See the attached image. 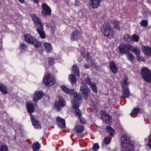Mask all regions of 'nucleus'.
Returning a JSON list of instances; mask_svg holds the SVG:
<instances>
[{
  "label": "nucleus",
  "mask_w": 151,
  "mask_h": 151,
  "mask_svg": "<svg viewBox=\"0 0 151 151\" xmlns=\"http://www.w3.org/2000/svg\"><path fill=\"white\" fill-rule=\"evenodd\" d=\"M45 50L47 52H51L52 51L51 44L49 43L45 42L44 44Z\"/></svg>",
  "instance_id": "nucleus-21"
},
{
  "label": "nucleus",
  "mask_w": 151,
  "mask_h": 151,
  "mask_svg": "<svg viewBox=\"0 0 151 151\" xmlns=\"http://www.w3.org/2000/svg\"><path fill=\"white\" fill-rule=\"evenodd\" d=\"M42 14L44 16L49 15L51 14V10L50 7L46 4L43 3L42 5Z\"/></svg>",
  "instance_id": "nucleus-10"
},
{
  "label": "nucleus",
  "mask_w": 151,
  "mask_h": 151,
  "mask_svg": "<svg viewBox=\"0 0 151 151\" xmlns=\"http://www.w3.org/2000/svg\"><path fill=\"white\" fill-rule=\"evenodd\" d=\"M72 70L73 73L76 76H79L80 73L79 69L76 65H73Z\"/></svg>",
  "instance_id": "nucleus-25"
},
{
  "label": "nucleus",
  "mask_w": 151,
  "mask_h": 151,
  "mask_svg": "<svg viewBox=\"0 0 151 151\" xmlns=\"http://www.w3.org/2000/svg\"><path fill=\"white\" fill-rule=\"evenodd\" d=\"M43 80L45 84L48 86L52 85L55 81L52 76L47 73L46 74V78H45L44 76Z\"/></svg>",
  "instance_id": "nucleus-8"
},
{
  "label": "nucleus",
  "mask_w": 151,
  "mask_h": 151,
  "mask_svg": "<svg viewBox=\"0 0 151 151\" xmlns=\"http://www.w3.org/2000/svg\"><path fill=\"white\" fill-rule=\"evenodd\" d=\"M7 147L6 145H2L0 147V151H8Z\"/></svg>",
  "instance_id": "nucleus-40"
},
{
  "label": "nucleus",
  "mask_w": 151,
  "mask_h": 151,
  "mask_svg": "<svg viewBox=\"0 0 151 151\" xmlns=\"http://www.w3.org/2000/svg\"><path fill=\"white\" fill-rule=\"evenodd\" d=\"M104 117L103 118L104 120L106 121L111 122L112 121L111 118V116L108 114L105 113L104 115Z\"/></svg>",
  "instance_id": "nucleus-30"
},
{
  "label": "nucleus",
  "mask_w": 151,
  "mask_h": 151,
  "mask_svg": "<svg viewBox=\"0 0 151 151\" xmlns=\"http://www.w3.org/2000/svg\"><path fill=\"white\" fill-rule=\"evenodd\" d=\"M91 64L94 67H95V68H96L97 69H98L99 68V66H97V64L95 63L94 62H91Z\"/></svg>",
  "instance_id": "nucleus-45"
},
{
  "label": "nucleus",
  "mask_w": 151,
  "mask_h": 151,
  "mask_svg": "<svg viewBox=\"0 0 151 151\" xmlns=\"http://www.w3.org/2000/svg\"><path fill=\"white\" fill-rule=\"evenodd\" d=\"M85 57L86 58L88 59H90L91 58V56L88 53H87L85 55Z\"/></svg>",
  "instance_id": "nucleus-48"
},
{
  "label": "nucleus",
  "mask_w": 151,
  "mask_h": 151,
  "mask_svg": "<svg viewBox=\"0 0 151 151\" xmlns=\"http://www.w3.org/2000/svg\"><path fill=\"white\" fill-rule=\"evenodd\" d=\"M56 122L58 127L62 128L65 127V124L64 119L59 117H58L56 118Z\"/></svg>",
  "instance_id": "nucleus-13"
},
{
  "label": "nucleus",
  "mask_w": 151,
  "mask_h": 151,
  "mask_svg": "<svg viewBox=\"0 0 151 151\" xmlns=\"http://www.w3.org/2000/svg\"><path fill=\"white\" fill-rule=\"evenodd\" d=\"M32 17L34 23L36 25V29L42 38L45 37V34L43 30V24L39 18L35 14H32Z\"/></svg>",
  "instance_id": "nucleus-3"
},
{
  "label": "nucleus",
  "mask_w": 151,
  "mask_h": 151,
  "mask_svg": "<svg viewBox=\"0 0 151 151\" xmlns=\"http://www.w3.org/2000/svg\"><path fill=\"white\" fill-rule=\"evenodd\" d=\"M66 104L63 98H59V102L56 101L55 102V108L58 111H60L61 110V107H63L65 106Z\"/></svg>",
  "instance_id": "nucleus-11"
},
{
  "label": "nucleus",
  "mask_w": 151,
  "mask_h": 151,
  "mask_svg": "<svg viewBox=\"0 0 151 151\" xmlns=\"http://www.w3.org/2000/svg\"><path fill=\"white\" fill-rule=\"evenodd\" d=\"M142 15H143L145 17L147 15V14H144V13L143 14H142Z\"/></svg>",
  "instance_id": "nucleus-53"
},
{
  "label": "nucleus",
  "mask_w": 151,
  "mask_h": 151,
  "mask_svg": "<svg viewBox=\"0 0 151 151\" xmlns=\"http://www.w3.org/2000/svg\"><path fill=\"white\" fill-rule=\"evenodd\" d=\"M132 42L134 41L137 42L138 41L139 39V37L136 34H134L132 36Z\"/></svg>",
  "instance_id": "nucleus-35"
},
{
  "label": "nucleus",
  "mask_w": 151,
  "mask_h": 151,
  "mask_svg": "<svg viewBox=\"0 0 151 151\" xmlns=\"http://www.w3.org/2000/svg\"><path fill=\"white\" fill-rule=\"evenodd\" d=\"M24 37L26 42L33 45L35 47H38L41 46V42L38 41L34 37L31 35L28 34H25Z\"/></svg>",
  "instance_id": "nucleus-5"
},
{
  "label": "nucleus",
  "mask_w": 151,
  "mask_h": 151,
  "mask_svg": "<svg viewBox=\"0 0 151 151\" xmlns=\"http://www.w3.org/2000/svg\"><path fill=\"white\" fill-rule=\"evenodd\" d=\"M147 145L151 149V141L148 142Z\"/></svg>",
  "instance_id": "nucleus-50"
},
{
  "label": "nucleus",
  "mask_w": 151,
  "mask_h": 151,
  "mask_svg": "<svg viewBox=\"0 0 151 151\" xmlns=\"http://www.w3.org/2000/svg\"><path fill=\"white\" fill-rule=\"evenodd\" d=\"M90 88L86 85H83L80 87V91H82V95L86 99L89 96L90 92Z\"/></svg>",
  "instance_id": "nucleus-9"
},
{
  "label": "nucleus",
  "mask_w": 151,
  "mask_h": 151,
  "mask_svg": "<svg viewBox=\"0 0 151 151\" xmlns=\"http://www.w3.org/2000/svg\"><path fill=\"white\" fill-rule=\"evenodd\" d=\"M141 74L142 78L146 82H151V71L148 68L146 67L142 68Z\"/></svg>",
  "instance_id": "nucleus-7"
},
{
  "label": "nucleus",
  "mask_w": 151,
  "mask_h": 151,
  "mask_svg": "<svg viewBox=\"0 0 151 151\" xmlns=\"http://www.w3.org/2000/svg\"><path fill=\"white\" fill-rule=\"evenodd\" d=\"M69 79L72 84H73L76 82L77 78L75 75L73 74H71L70 75Z\"/></svg>",
  "instance_id": "nucleus-26"
},
{
  "label": "nucleus",
  "mask_w": 151,
  "mask_h": 151,
  "mask_svg": "<svg viewBox=\"0 0 151 151\" xmlns=\"http://www.w3.org/2000/svg\"><path fill=\"white\" fill-rule=\"evenodd\" d=\"M124 38L125 40L129 42H132V36L128 35H125L124 36Z\"/></svg>",
  "instance_id": "nucleus-38"
},
{
  "label": "nucleus",
  "mask_w": 151,
  "mask_h": 151,
  "mask_svg": "<svg viewBox=\"0 0 151 151\" xmlns=\"http://www.w3.org/2000/svg\"><path fill=\"white\" fill-rule=\"evenodd\" d=\"M99 148V146L97 143L93 144L92 148L94 150H97Z\"/></svg>",
  "instance_id": "nucleus-43"
},
{
  "label": "nucleus",
  "mask_w": 151,
  "mask_h": 151,
  "mask_svg": "<svg viewBox=\"0 0 151 151\" xmlns=\"http://www.w3.org/2000/svg\"><path fill=\"white\" fill-rule=\"evenodd\" d=\"M140 109L139 107H134L133 108L132 111L130 114L131 115L137 114L139 112Z\"/></svg>",
  "instance_id": "nucleus-32"
},
{
  "label": "nucleus",
  "mask_w": 151,
  "mask_h": 151,
  "mask_svg": "<svg viewBox=\"0 0 151 151\" xmlns=\"http://www.w3.org/2000/svg\"><path fill=\"white\" fill-rule=\"evenodd\" d=\"M125 79L122 82V88H123L124 87L126 86H124V85H126L127 84V81L128 79L127 77H125Z\"/></svg>",
  "instance_id": "nucleus-42"
},
{
  "label": "nucleus",
  "mask_w": 151,
  "mask_h": 151,
  "mask_svg": "<svg viewBox=\"0 0 151 151\" xmlns=\"http://www.w3.org/2000/svg\"><path fill=\"white\" fill-rule=\"evenodd\" d=\"M51 33H54L56 29V26L55 24L52 22L51 24Z\"/></svg>",
  "instance_id": "nucleus-39"
},
{
  "label": "nucleus",
  "mask_w": 151,
  "mask_h": 151,
  "mask_svg": "<svg viewBox=\"0 0 151 151\" xmlns=\"http://www.w3.org/2000/svg\"><path fill=\"white\" fill-rule=\"evenodd\" d=\"M140 24L144 27H146L148 26V22L146 20H142L140 22Z\"/></svg>",
  "instance_id": "nucleus-37"
},
{
  "label": "nucleus",
  "mask_w": 151,
  "mask_h": 151,
  "mask_svg": "<svg viewBox=\"0 0 151 151\" xmlns=\"http://www.w3.org/2000/svg\"><path fill=\"white\" fill-rule=\"evenodd\" d=\"M101 30L102 33L104 36L109 39H112L114 37V33L109 24L105 23L102 26Z\"/></svg>",
  "instance_id": "nucleus-4"
},
{
  "label": "nucleus",
  "mask_w": 151,
  "mask_h": 151,
  "mask_svg": "<svg viewBox=\"0 0 151 151\" xmlns=\"http://www.w3.org/2000/svg\"><path fill=\"white\" fill-rule=\"evenodd\" d=\"M21 47L22 50H25L27 48V46L26 44H22L21 45Z\"/></svg>",
  "instance_id": "nucleus-44"
},
{
  "label": "nucleus",
  "mask_w": 151,
  "mask_h": 151,
  "mask_svg": "<svg viewBox=\"0 0 151 151\" xmlns=\"http://www.w3.org/2000/svg\"><path fill=\"white\" fill-rule=\"evenodd\" d=\"M27 108L28 112L32 113L34 111V106L32 103L27 102Z\"/></svg>",
  "instance_id": "nucleus-22"
},
{
  "label": "nucleus",
  "mask_w": 151,
  "mask_h": 151,
  "mask_svg": "<svg viewBox=\"0 0 151 151\" xmlns=\"http://www.w3.org/2000/svg\"><path fill=\"white\" fill-rule=\"evenodd\" d=\"M111 139L108 137H105L103 140L104 143H102V146H104V144L106 145H108L111 142Z\"/></svg>",
  "instance_id": "nucleus-28"
},
{
  "label": "nucleus",
  "mask_w": 151,
  "mask_h": 151,
  "mask_svg": "<svg viewBox=\"0 0 151 151\" xmlns=\"http://www.w3.org/2000/svg\"><path fill=\"white\" fill-rule=\"evenodd\" d=\"M84 67L86 69H88L89 68V65L86 64H84Z\"/></svg>",
  "instance_id": "nucleus-49"
},
{
  "label": "nucleus",
  "mask_w": 151,
  "mask_h": 151,
  "mask_svg": "<svg viewBox=\"0 0 151 151\" xmlns=\"http://www.w3.org/2000/svg\"><path fill=\"white\" fill-rule=\"evenodd\" d=\"M102 0H90L91 3L92 7L96 8L100 5Z\"/></svg>",
  "instance_id": "nucleus-20"
},
{
  "label": "nucleus",
  "mask_w": 151,
  "mask_h": 151,
  "mask_svg": "<svg viewBox=\"0 0 151 151\" xmlns=\"http://www.w3.org/2000/svg\"><path fill=\"white\" fill-rule=\"evenodd\" d=\"M142 50L144 54L147 55H151V48L148 46L142 47Z\"/></svg>",
  "instance_id": "nucleus-19"
},
{
  "label": "nucleus",
  "mask_w": 151,
  "mask_h": 151,
  "mask_svg": "<svg viewBox=\"0 0 151 151\" xmlns=\"http://www.w3.org/2000/svg\"><path fill=\"white\" fill-rule=\"evenodd\" d=\"M0 91L3 94L6 95L8 93L6 87L1 84H0Z\"/></svg>",
  "instance_id": "nucleus-27"
},
{
  "label": "nucleus",
  "mask_w": 151,
  "mask_h": 151,
  "mask_svg": "<svg viewBox=\"0 0 151 151\" xmlns=\"http://www.w3.org/2000/svg\"><path fill=\"white\" fill-rule=\"evenodd\" d=\"M114 27L115 28L117 29L119 27V24L117 22H116L114 24Z\"/></svg>",
  "instance_id": "nucleus-46"
},
{
  "label": "nucleus",
  "mask_w": 151,
  "mask_h": 151,
  "mask_svg": "<svg viewBox=\"0 0 151 151\" xmlns=\"http://www.w3.org/2000/svg\"><path fill=\"white\" fill-rule=\"evenodd\" d=\"M43 95V93L42 91L35 92L34 95V101L36 102L39 101L42 97Z\"/></svg>",
  "instance_id": "nucleus-14"
},
{
  "label": "nucleus",
  "mask_w": 151,
  "mask_h": 151,
  "mask_svg": "<svg viewBox=\"0 0 151 151\" xmlns=\"http://www.w3.org/2000/svg\"><path fill=\"white\" fill-rule=\"evenodd\" d=\"M121 151H132L133 148V143L129 137L123 134L121 137Z\"/></svg>",
  "instance_id": "nucleus-2"
},
{
  "label": "nucleus",
  "mask_w": 151,
  "mask_h": 151,
  "mask_svg": "<svg viewBox=\"0 0 151 151\" xmlns=\"http://www.w3.org/2000/svg\"><path fill=\"white\" fill-rule=\"evenodd\" d=\"M34 2L35 3H36L37 4H38L39 2V0H33Z\"/></svg>",
  "instance_id": "nucleus-51"
},
{
  "label": "nucleus",
  "mask_w": 151,
  "mask_h": 151,
  "mask_svg": "<svg viewBox=\"0 0 151 151\" xmlns=\"http://www.w3.org/2000/svg\"><path fill=\"white\" fill-rule=\"evenodd\" d=\"M82 83L84 84H88V85H89L92 82H91V81L90 78L88 77L85 78Z\"/></svg>",
  "instance_id": "nucleus-31"
},
{
  "label": "nucleus",
  "mask_w": 151,
  "mask_h": 151,
  "mask_svg": "<svg viewBox=\"0 0 151 151\" xmlns=\"http://www.w3.org/2000/svg\"><path fill=\"white\" fill-rule=\"evenodd\" d=\"M79 36L78 31L77 30H75L71 34L70 37L71 40L73 41H75L78 39Z\"/></svg>",
  "instance_id": "nucleus-17"
},
{
  "label": "nucleus",
  "mask_w": 151,
  "mask_h": 151,
  "mask_svg": "<svg viewBox=\"0 0 151 151\" xmlns=\"http://www.w3.org/2000/svg\"><path fill=\"white\" fill-rule=\"evenodd\" d=\"M84 129V127L82 126L77 125L74 128L75 131L77 133L82 132Z\"/></svg>",
  "instance_id": "nucleus-24"
},
{
  "label": "nucleus",
  "mask_w": 151,
  "mask_h": 151,
  "mask_svg": "<svg viewBox=\"0 0 151 151\" xmlns=\"http://www.w3.org/2000/svg\"><path fill=\"white\" fill-rule=\"evenodd\" d=\"M119 53L120 54L127 53L129 51H130L134 53L136 55L138 56L139 54V50L131 44L126 45L122 43L120 44L118 47Z\"/></svg>",
  "instance_id": "nucleus-1"
},
{
  "label": "nucleus",
  "mask_w": 151,
  "mask_h": 151,
  "mask_svg": "<svg viewBox=\"0 0 151 151\" xmlns=\"http://www.w3.org/2000/svg\"><path fill=\"white\" fill-rule=\"evenodd\" d=\"M30 115L31 116L30 119L32 124L35 128L38 129H41L42 128L41 125L39 121L37 120L32 114H30Z\"/></svg>",
  "instance_id": "nucleus-12"
},
{
  "label": "nucleus",
  "mask_w": 151,
  "mask_h": 151,
  "mask_svg": "<svg viewBox=\"0 0 151 151\" xmlns=\"http://www.w3.org/2000/svg\"><path fill=\"white\" fill-rule=\"evenodd\" d=\"M21 3H24V0H18Z\"/></svg>",
  "instance_id": "nucleus-52"
},
{
  "label": "nucleus",
  "mask_w": 151,
  "mask_h": 151,
  "mask_svg": "<svg viewBox=\"0 0 151 151\" xmlns=\"http://www.w3.org/2000/svg\"><path fill=\"white\" fill-rule=\"evenodd\" d=\"M76 114V116L78 118H79V120L83 124H85L86 122V121L84 119H83V118H82V114L81 113V115L80 116H78V114H76V113L75 112Z\"/></svg>",
  "instance_id": "nucleus-36"
},
{
  "label": "nucleus",
  "mask_w": 151,
  "mask_h": 151,
  "mask_svg": "<svg viewBox=\"0 0 151 151\" xmlns=\"http://www.w3.org/2000/svg\"><path fill=\"white\" fill-rule=\"evenodd\" d=\"M89 85L90 86V87L94 92L95 93L97 92V87L96 86V85L94 83L92 82Z\"/></svg>",
  "instance_id": "nucleus-33"
},
{
  "label": "nucleus",
  "mask_w": 151,
  "mask_h": 151,
  "mask_svg": "<svg viewBox=\"0 0 151 151\" xmlns=\"http://www.w3.org/2000/svg\"><path fill=\"white\" fill-rule=\"evenodd\" d=\"M109 65L110 69L113 73H116L118 72V68L114 61H112L110 62Z\"/></svg>",
  "instance_id": "nucleus-15"
},
{
  "label": "nucleus",
  "mask_w": 151,
  "mask_h": 151,
  "mask_svg": "<svg viewBox=\"0 0 151 151\" xmlns=\"http://www.w3.org/2000/svg\"><path fill=\"white\" fill-rule=\"evenodd\" d=\"M74 93H75V92ZM73 94L74 95L73 98V101L72 103L73 107L75 110V112L77 114L80 116L81 114V111L79 109V104L77 102L81 100V96L78 94L76 93H74Z\"/></svg>",
  "instance_id": "nucleus-6"
},
{
  "label": "nucleus",
  "mask_w": 151,
  "mask_h": 151,
  "mask_svg": "<svg viewBox=\"0 0 151 151\" xmlns=\"http://www.w3.org/2000/svg\"><path fill=\"white\" fill-rule=\"evenodd\" d=\"M40 146V144L38 142H35L32 144V148L34 151H38Z\"/></svg>",
  "instance_id": "nucleus-23"
},
{
  "label": "nucleus",
  "mask_w": 151,
  "mask_h": 151,
  "mask_svg": "<svg viewBox=\"0 0 151 151\" xmlns=\"http://www.w3.org/2000/svg\"><path fill=\"white\" fill-rule=\"evenodd\" d=\"M106 129L108 133L111 134H113L115 132V131L111 127L107 126L106 127Z\"/></svg>",
  "instance_id": "nucleus-34"
},
{
  "label": "nucleus",
  "mask_w": 151,
  "mask_h": 151,
  "mask_svg": "<svg viewBox=\"0 0 151 151\" xmlns=\"http://www.w3.org/2000/svg\"><path fill=\"white\" fill-rule=\"evenodd\" d=\"M122 88V95L123 96L124 98H128L130 96V93L128 87L126 86Z\"/></svg>",
  "instance_id": "nucleus-16"
},
{
  "label": "nucleus",
  "mask_w": 151,
  "mask_h": 151,
  "mask_svg": "<svg viewBox=\"0 0 151 151\" xmlns=\"http://www.w3.org/2000/svg\"><path fill=\"white\" fill-rule=\"evenodd\" d=\"M80 3L79 1H78L77 0H75V3L74 4V6L77 7L79 6Z\"/></svg>",
  "instance_id": "nucleus-47"
},
{
  "label": "nucleus",
  "mask_w": 151,
  "mask_h": 151,
  "mask_svg": "<svg viewBox=\"0 0 151 151\" xmlns=\"http://www.w3.org/2000/svg\"><path fill=\"white\" fill-rule=\"evenodd\" d=\"M125 54L126 55L128 60L131 62H132L134 59V57L133 55L132 54L129 52Z\"/></svg>",
  "instance_id": "nucleus-29"
},
{
  "label": "nucleus",
  "mask_w": 151,
  "mask_h": 151,
  "mask_svg": "<svg viewBox=\"0 0 151 151\" xmlns=\"http://www.w3.org/2000/svg\"><path fill=\"white\" fill-rule=\"evenodd\" d=\"M60 87L63 90L65 93L70 95H73V94H74V90H70L65 86H61Z\"/></svg>",
  "instance_id": "nucleus-18"
},
{
  "label": "nucleus",
  "mask_w": 151,
  "mask_h": 151,
  "mask_svg": "<svg viewBox=\"0 0 151 151\" xmlns=\"http://www.w3.org/2000/svg\"><path fill=\"white\" fill-rule=\"evenodd\" d=\"M55 59L52 58H49L48 59V63L50 65H52L54 63Z\"/></svg>",
  "instance_id": "nucleus-41"
}]
</instances>
